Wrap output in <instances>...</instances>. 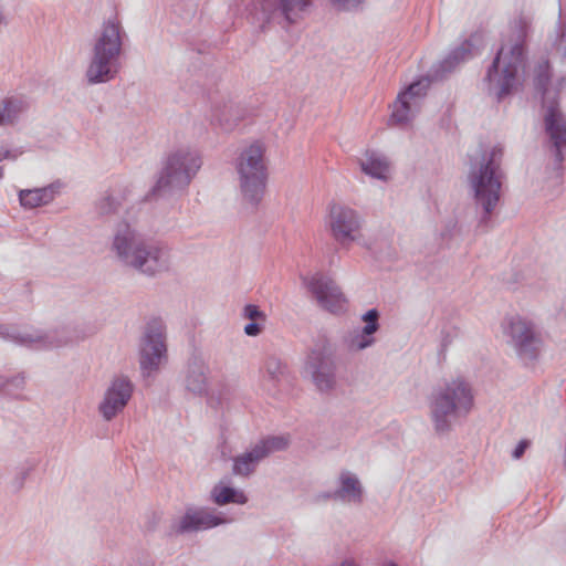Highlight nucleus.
Segmentation results:
<instances>
[{"label": "nucleus", "mask_w": 566, "mask_h": 566, "mask_svg": "<svg viewBox=\"0 0 566 566\" xmlns=\"http://www.w3.org/2000/svg\"><path fill=\"white\" fill-rule=\"evenodd\" d=\"M111 250L122 265L147 276H156L169 269L168 248L146 238L126 221L116 224Z\"/></svg>", "instance_id": "f257e3e1"}, {"label": "nucleus", "mask_w": 566, "mask_h": 566, "mask_svg": "<svg viewBox=\"0 0 566 566\" xmlns=\"http://www.w3.org/2000/svg\"><path fill=\"white\" fill-rule=\"evenodd\" d=\"M531 23L532 18L523 12L510 22L509 33L489 67L485 80L489 82V91L497 99L510 94L516 85L517 72L524 66V43Z\"/></svg>", "instance_id": "f03ea898"}, {"label": "nucleus", "mask_w": 566, "mask_h": 566, "mask_svg": "<svg viewBox=\"0 0 566 566\" xmlns=\"http://www.w3.org/2000/svg\"><path fill=\"white\" fill-rule=\"evenodd\" d=\"M473 406V389L465 378L459 376L443 380L429 397L434 431L438 434L450 432L454 423L468 417Z\"/></svg>", "instance_id": "7ed1b4c3"}, {"label": "nucleus", "mask_w": 566, "mask_h": 566, "mask_svg": "<svg viewBox=\"0 0 566 566\" xmlns=\"http://www.w3.org/2000/svg\"><path fill=\"white\" fill-rule=\"evenodd\" d=\"M502 159L503 148L500 145L481 150L470 158L468 182L475 203L483 209L482 222L489 220L501 198L504 178Z\"/></svg>", "instance_id": "20e7f679"}, {"label": "nucleus", "mask_w": 566, "mask_h": 566, "mask_svg": "<svg viewBox=\"0 0 566 566\" xmlns=\"http://www.w3.org/2000/svg\"><path fill=\"white\" fill-rule=\"evenodd\" d=\"M235 171L241 202L255 212L265 197L269 179L264 144L253 142L242 148L237 158Z\"/></svg>", "instance_id": "39448f33"}, {"label": "nucleus", "mask_w": 566, "mask_h": 566, "mask_svg": "<svg viewBox=\"0 0 566 566\" xmlns=\"http://www.w3.org/2000/svg\"><path fill=\"white\" fill-rule=\"evenodd\" d=\"M125 31L120 22L109 19L102 25L92 49L90 64L85 72L88 84L106 83L118 73Z\"/></svg>", "instance_id": "423d86ee"}, {"label": "nucleus", "mask_w": 566, "mask_h": 566, "mask_svg": "<svg viewBox=\"0 0 566 566\" xmlns=\"http://www.w3.org/2000/svg\"><path fill=\"white\" fill-rule=\"evenodd\" d=\"M551 81L547 61L538 63L535 69L534 86L543 97L544 124L548 135V150L560 165L566 158V117L558 108L556 93L548 88Z\"/></svg>", "instance_id": "0eeeda50"}, {"label": "nucleus", "mask_w": 566, "mask_h": 566, "mask_svg": "<svg viewBox=\"0 0 566 566\" xmlns=\"http://www.w3.org/2000/svg\"><path fill=\"white\" fill-rule=\"evenodd\" d=\"M201 165V158L196 150L180 148L171 153L167 157L146 199L170 196L176 191L185 189Z\"/></svg>", "instance_id": "6e6552de"}, {"label": "nucleus", "mask_w": 566, "mask_h": 566, "mask_svg": "<svg viewBox=\"0 0 566 566\" xmlns=\"http://www.w3.org/2000/svg\"><path fill=\"white\" fill-rule=\"evenodd\" d=\"M168 359L166 327L160 318H153L144 327L138 345V363L144 378L154 377Z\"/></svg>", "instance_id": "1a4fd4ad"}, {"label": "nucleus", "mask_w": 566, "mask_h": 566, "mask_svg": "<svg viewBox=\"0 0 566 566\" xmlns=\"http://www.w3.org/2000/svg\"><path fill=\"white\" fill-rule=\"evenodd\" d=\"M289 443V438L284 436H269L258 441L251 449L233 458L232 473L249 478L262 460L274 452L285 450Z\"/></svg>", "instance_id": "9d476101"}, {"label": "nucleus", "mask_w": 566, "mask_h": 566, "mask_svg": "<svg viewBox=\"0 0 566 566\" xmlns=\"http://www.w3.org/2000/svg\"><path fill=\"white\" fill-rule=\"evenodd\" d=\"M506 334L517 355L522 359L535 360L542 347L541 336L531 321L521 316L507 319Z\"/></svg>", "instance_id": "9b49d317"}, {"label": "nucleus", "mask_w": 566, "mask_h": 566, "mask_svg": "<svg viewBox=\"0 0 566 566\" xmlns=\"http://www.w3.org/2000/svg\"><path fill=\"white\" fill-rule=\"evenodd\" d=\"M328 226L333 238L342 247H348L359 238L363 218L350 207L333 205L329 209Z\"/></svg>", "instance_id": "f8f14e48"}, {"label": "nucleus", "mask_w": 566, "mask_h": 566, "mask_svg": "<svg viewBox=\"0 0 566 566\" xmlns=\"http://www.w3.org/2000/svg\"><path fill=\"white\" fill-rule=\"evenodd\" d=\"M305 373L311 376L319 391L332 390L335 386V367L329 347L325 344L315 345L306 359Z\"/></svg>", "instance_id": "ddd939ff"}, {"label": "nucleus", "mask_w": 566, "mask_h": 566, "mask_svg": "<svg viewBox=\"0 0 566 566\" xmlns=\"http://www.w3.org/2000/svg\"><path fill=\"white\" fill-rule=\"evenodd\" d=\"M429 81L426 78L411 83L405 91L400 92L392 104L390 120L405 125L413 120L420 111L421 99L426 96Z\"/></svg>", "instance_id": "4468645a"}, {"label": "nucleus", "mask_w": 566, "mask_h": 566, "mask_svg": "<svg viewBox=\"0 0 566 566\" xmlns=\"http://www.w3.org/2000/svg\"><path fill=\"white\" fill-rule=\"evenodd\" d=\"M429 81L426 78L411 83L405 91L400 92L392 104L390 120L405 125L413 120L420 111L421 99L426 96Z\"/></svg>", "instance_id": "2eb2a0df"}, {"label": "nucleus", "mask_w": 566, "mask_h": 566, "mask_svg": "<svg viewBox=\"0 0 566 566\" xmlns=\"http://www.w3.org/2000/svg\"><path fill=\"white\" fill-rule=\"evenodd\" d=\"M134 391V385L127 376H116L106 389L98 411L106 421H111L127 406Z\"/></svg>", "instance_id": "dca6fc26"}, {"label": "nucleus", "mask_w": 566, "mask_h": 566, "mask_svg": "<svg viewBox=\"0 0 566 566\" xmlns=\"http://www.w3.org/2000/svg\"><path fill=\"white\" fill-rule=\"evenodd\" d=\"M305 284L322 308L331 313L344 310L346 298L332 279L316 274L305 280Z\"/></svg>", "instance_id": "f3484780"}, {"label": "nucleus", "mask_w": 566, "mask_h": 566, "mask_svg": "<svg viewBox=\"0 0 566 566\" xmlns=\"http://www.w3.org/2000/svg\"><path fill=\"white\" fill-rule=\"evenodd\" d=\"M310 6V0H263L261 10L266 22H284L290 25L302 18V13Z\"/></svg>", "instance_id": "a211bd4d"}, {"label": "nucleus", "mask_w": 566, "mask_h": 566, "mask_svg": "<svg viewBox=\"0 0 566 566\" xmlns=\"http://www.w3.org/2000/svg\"><path fill=\"white\" fill-rule=\"evenodd\" d=\"M211 381V371L202 354L195 350L185 369V388L197 396L207 395Z\"/></svg>", "instance_id": "6ab92c4d"}, {"label": "nucleus", "mask_w": 566, "mask_h": 566, "mask_svg": "<svg viewBox=\"0 0 566 566\" xmlns=\"http://www.w3.org/2000/svg\"><path fill=\"white\" fill-rule=\"evenodd\" d=\"M171 533L181 535L212 527V511L208 507L190 506L184 516L171 523Z\"/></svg>", "instance_id": "aec40b11"}, {"label": "nucleus", "mask_w": 566, "mask_h": 566, "mask_svg": "<svg viewBox=\"0 0 566 566\" xmlns=\"http://www.w3.org/2000/svg\"><path fill=\"white\" fill-rule=\"evenodd\" d=\"M364 489L356 474L342 471L338 476V488L333 492V500L345 503L360 504Z\"/></svg>", "instance_id": "412c9836"}, {"label": "nucleus", "mask_w": 566, "mask_h": 566, "mask_svg": "<svg viewBox=\"0 0 566 566\" xmlns=\"http://www.w3.org/2000/svg\"><path fill=\"white\" fill-rule=\"evenodd\" d=\"M289 380L287 367L276 357H269L262 369V384L264 389L275 395L283 384Z\"/></svg>", "instance_id": "4be33fe9"}, {"label": "nucleus", "mask_w": 566, "mask_h": 566, "mask_svg": "<svg viewBox=\"0 0 566 566\" xmlns=\"http://www.w3.org/2000/svg\"><path fill=\"white\" fill-rule=\"evenodd\" d=\"M57 193V186L51 184L34 189H22L19 191V201L24 209H34L52 202Z\"/></svg>", "instance_id": "5701e85b"}, {"label": "nucleus", "mask_w": 566, "mask_h": 566, "mask_svg": "<svg viewBox=\"0 0 566 566\" xmlns=\"http://www.w3.org/2000/svg\"><path fill=\"white\" fill-rule=\"evenodd\" d=\"M28 109V103L17 96H8L0 101V127H11L19 123Z\"/></svg>", "instance_id": "b1692460"}, {"label": "nucleus", "mask_w": 566, "mask_h": 566, "mask_svg": "<svg viewBox=\"0 0 566 566\" xmlns=\"http://www.w3.org/2000/svg\"><path fill=\"white\" fill-rule=\"evenodd\" d=\"M248 495L240 488L231 485V481L223 478L214 486V504L226 505L229 503L244 505L248 503Z\"/></svg>", "instance_id": "393cba45"}, {"label": "nucleus", "mask_w": 566, "mask_h": 566, "mask_svg": "<svg viewBox=\"0 0 566 566\" xmlns=\"http://www.w3.org/2000/svg\"><path fill=\"white\" fill-rule=\"evenodd\" d=\"M14 339L22 345L38 344L39 347L43 348L60 347L69 343V338L64 332H52L46 334L27 333L14 337Z\"/></svg>", "instance_id": "a878e982"}, {"label": "nucleus", "mask_w": 566, "mask_h": 566, "mask_svg": "<svg viewBox=\"0 0 566 566\" xmlns=\"http://www.w3.org/2000/svg\"><path fill=\"white\" fill-rule=\"evenodd\" d=\"M190 46L192 52L190 66L192 70L208 72L212 61L211 43L209 39L193 38L190 41Z\"/></svg>", "instance_id": "bb28decb"}, {"label": "nucleus", "mask_w": 566, "mask_h": 566, "mask_svg": "<svg viewBox=\"0 0 566 566\" xmlns=\"http://www.w3.org/2000/svg\"><path fill=\"white\" fill-rule=\"evenodd\" d=\"M360 168L366 175L379 180H387L390 174L387 158L375 151L366 153L365 158L360 160Z\"/></svg>", "instance_id": "cd10ccee"}, {"label": "nucleus", "mask_w": 566, "mask_h": 566, "mask_svg": "<svg viewBox=\"0 0 566 566\" xmlns=\"http://www.w3.org/2000/svg\"><path fill=\"white\" fill-rule=\"evenodd\" d=\"M235 396V387L231 384H220L218 387V395L214 401V411L221 412V417H224L227 410Z\"/></svg>", "instance_id": "c85d7f7f"}, {"label": "nucleus", "mask_w": 566, "mask_h": 566, "mask_svg": "<svg viewBox=\"0 0 566 566\" xmlns=\"http://www.w3.org/2000/svg\"><path fill=\"white\" fill-rule=\"evenodd\" d=\"M471 45L469 43H463L455 50H453L446 60L441 63V69L443 72H451L460 62L464 61L471 55L470 51Z\"/></svg>", "instance_id": "c756f323"}, {"label": "nucleus", "mask_w": 566, "mask_h": 566, "mask_svg": "<svg viewBox=\"0 0 566 566\" xmlns=\"http://www.w3.org/2000/svg\"><path fill=\"white\" fill-rule=\"evenodd\" d=\"M220 125L226 129L230 130L241 118V111L233 104L224 105L219 112Z\"/></svg>", "instance_id": "7c9ffc66"}, {"label": "nucleus", "mask_w": 566, "mask_h": 566, "mask_svg": "<svg viewBox=\"0 0 566 566\" xmlns=\"http://www.w3.org/2000/svg\"><path fill=\"white\" fill-rule=\"evenodd\" d=\"M120 208H122L120 200L117 197H114L112 195H106V196L102 197L95 203L96 212L99 216L115 214L119 211Z\"/></svg>", "instance_id": "2f4dec72"}, {"label": "nucleus", "mask_w": 566, "mask_h": 566, "mask_svg": "<svg viewBox=\"0 0 566 566\" xmlns=\"http://www.w3.org/2000/svg\"><path fill=\"white\" fill-rule=\"evenodd\" d=\"M375 342L373 334H365V328L353 335L348 342L350 350H363L371 346Z\"/></svg>", "instance_id": "473e14b6"}, {"label": "nucleus", "mask_w": 566, "mask_h": 566, "mask_svg": "<svg viewBox=\"0 0 566 566\" xmlns=\"http://www.w3.org/2000/svg\"><path fill=\"white\" fill-rule=\"evenodd\" d=\"M33 469L34 463L31 462H25L24 464L18 468L15 476L12 480V486L15 491H19L23 488L25 480L28 479Z\"/></svg>", "instance_id": "72a5a7b5"}, {"label": "nucleus", "mask_w": 566, "mask_h": 566, "mask_svg": "<svg viewBox=\"0 0 566 566\" xmlns=\"http://www.w3.org/2000/svg\"><path fill=\"white\" fill-rule=\"evenodd\" d=\"M24 153L23 147H10L7 144L0 145V163L4 160L15 161Z\"/></svg>", "instance_id": "f704fd0d"}, {"label": "nucleus", "mask_w": 566, "mask_h": 566, "mask_svg": "<svg viewBox=\"0 0 566 566\" xmlns=\"http://www.w3.org/2000/svg\"><path fill=\"white\" fill-rule=\"evenodd\" d=\"M378 317L379 313L375 308L369 310L367 313L363 315V321L366 323V325L364 326L365 334H374L378 331Z\"/></svg>", "instance_id": "c9c22d12"}, {"label": "nucleus", "mask_w": 566, "mask_h": 566, "mask_svg": "<svg viewBox=\"0 0 566 566\" xmlns=\"http://www.w3.org/2000/svg\"><path fill=\"white\" fill-rule=\"evenodd\" d=\"M243 316L252 322L264 323L266 319L265 313L260 311L259 306L254 304H248L244 306Z\"/></svg>", "instance_id": "e433bc0d"}, {"label": "nucleus", "mask_w": 566, "mask_h": 566, "mask_svg": "<svg viewBox=\"0 0 566 566\" xmlns=\"http://www.w3.org/2000/svg\"><path fill=\"white\" fill-rule=\"evenodd\" d=\"M6 388L12 386L15 389H22L25 384V378L23 375L14 376L10 379H4Z\"/></svg>", "instance_id": "4c0bfd02"}, {"label": "nucleus", "mask_w": 566, "mask_h": 566, "mask_svg": "<svg viewBox=\"0 0 566 566\" xmlns=\"http://www.w3.org/2000/svg\"><path fill=\"white\" fill-rule=\"evenodd\" d=\"M455 336H457L455 329L442 331L441 347L443 350L447 349V347L452 344L453 338Z\"/></svg>", "instance_id": "58836bf2"}, {"label": "nucleus", "mask_w": 566, "mask_h": 566, "mask_svg": "<svg viewBox=\"0 0 566 566\" xmlns=\"http://www.w3.org/2000/svg\"><path fill=\"white\" fill-rule=\"evenodd\" d=\"M262 332V327L259 322H251L244 326V333L248 336H258Z\"/></svg>", "instance_id": "ea45409f"}, {"label": "nucleus", "mask_w": 566, "mask_h": 566, "mask_svg": "<svg viewBox=\"0 0 566 566\" xmlns=\"http://www.w3.org/2000/svg\"><path fill=\"white\" fill-rule=\"evenodd\" d=\"M364 0H335L336 4L344 10L357 8Z\"/></svg>", "instance_id": "a19ab883"}, {"label": "nucleus", "mask_w": 566, "mask_h": 566, "mask_svg": "<svg viewBox=\"0 0 566 566\" xmlns=\"http://www.w3.org/2000/svg\"><path fill=\"white\" fill-rule=\"evenodd\" d=\"M528 444H530V442L527 440H522L517 444V447L514 449L513 454H512L513 458L514 459H520L524 454V452H525L526 448L528 447Z\"/></svg>", "instance_id": "79ce46f5"}, {"label": "nucleus", "mask_w": 566, "mask_h": 566, "mask_svg": "<svg viewBox=\"0 0 566 566\" xmlns=\"http://www.w3.org/2000/svg\"><path fill=\"white\" fill-rule=\"evenodd\" d=\"M233 521H234L233 517H224L221 512L214 511V527L220 524L230 523Z\"/></svg>", "instance_id": "37998d69"}, {"label": "nucleus", "mask_w": 566, "mask_h": 566, "mask_svg": "<svg viewBox=\"0 0 566 566\" xmlns=\"http://www.w3.org/2000/svg\"><path fill=\"white\" fill-rule=\"evenodd\" d=\"M228 430V423L224 421L223 423H220V439L226 442L227 438L224 436V432Z\"/></svg>", "instance_id": "c03bdc74"}, {"label": "nucleus", "mask_w": 566, "mask_h": 566, "mask_svg": "<svg viewBox=\"0 0 566 566\" xmlns=\"http://www.w3.org/2000/svg\"><path fill=\"white\" fill-rule=\"evenodd\" d=\"M339 566H359L354 559H344Z\"/></svg>", "instance_id": "a18cd8bd"}, {"label": "nucleus", "mask_w": 566, "mask_h": 566, "mask_svg": "<svg viewBox=\"0 0 566 566\" xmlns=\"http://www.w3.org/2000/svg\"><path fill=\"white\" fill-rule=\"evenodd\" d=\"M319 497H322L323 500L333 499V492L332 493H324V494L319 495Z\"/></svg>", "instance_id": "49530a36"}, {"label": "nucleus", "mask_w": 566, "mask_h": 566, "mask_svg": "<svg viewBox=\"0 0 566 566\" xmlns=\"http://www.w3.org/2000/svg\"><path fill=\"white\" fill-rule=\"evenodd\" d=\"M6 389L4 378L0 376V390Z\"/></svg>", "instance_id": "de8ad7c7"}, {"label": "nucleus", "mask_w": 566, "mask_h": 566, "mask_svg": "<svg viewBox=\"0 0 566 566\" xmlns=\"http://www.w3.org/2000/svg\"><path fill=\"white\" fill-rule=\"evenodd\" d=\"M3 20H4L3 12L0 9V25L2 24Z\"/></svg>", "instance_id": "09e8293b"}, {"label": "nucleus", "mask_w": 566, "mask_h": 566, "mask_svg": "<svg viewBox=\"0 0 566 566\" xmlns=\"http://www.w3.org/2000/svg\"><path fill=\"white\" fill-rule=\"evenodd\" d=\"M2 177H3V168L0 167V180L2 179Z\"/></svg>", "instance_id": "8fccbe9b"}]
</instances>
